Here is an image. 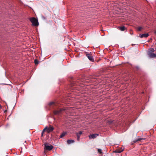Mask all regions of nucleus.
I'll return each instance as SVG.
<instances>
[{"label":"nucleus","mask_w":156,"mask_h":156,"mask_svg":"<svg viewBox=\"0 0 156 156\" xmlns=\"http://www.w3.org/2000/svg\"><path fill=\"white\" fill-rule=\"evenodd\" d=\"M74 142V141L72 140H68L67 141V143L68 144H70Z\"/></svg>","instance_id":"obj_10"},{"label":"nucleus","mask_w":156,"mask_h":156,"mask_svg":"<svg viewBox=\"0 0 156 156\" xmlns=\"http://www.w3.org/2000/svg\"><path fill=\"white\" fill-rule=\"evenodd\" d=\"M34 62L36 65H37L39 63L37 59L34 60Z\"/></svg>","instance_id":"obj_16"},{"label":"nucleus","mask_w":156,"mask_h":156,"mask_svg":"<svg viewBox=\"0 0 156 156\" xmlns=\"http://www.w3.org/2000/svg\"><path fill=\"white\" fill-rule=\"evenodd\" d=\"M86 56L89 59V60L92 62H94V60L92 55L90 54H87L86 55Z\"/></svg>","instance_id":"obj_5"},{"label":"nucleus","mask_w":156,"mask_h":156,"mask_svg":"<svg viewBox=\"0 0 156 156\" xmlns=\"http://www.w3.org/2000/svg\"><path fill=\"white\" fill-rule=\"evenodd\" d=\"M125 29L126 28L124 26L120 27H119V30L122 31H124Z\"/></svg>","instance_id":"obj_11"},{"label":"nucleus","mask_w":156,"mask_h":156,"mask_svg":"<svg viewBox=\"0 0 156 156\" xmlns=\"http://www.w3.org/2000/svg\"><path fill=\"white\" fill-rule=\"evenodd\" d=\"M74 86H75V85H73V86H72V87H71V88L72 89H74V87H74Z\"/></svg>","instance_id":"obj_20"},{"label":"nucleus","mask_w":156,"mask_h":156,"mask_svg":"<svg viewBox=\"0 0 156 156\" xmlns=\"http://www.w3.org/2000/svg\"><path fill=\"white\" fill-rule=\"evenodd\" d=\"M142 29V27H140L138 28L137 30L138 31H140Z\"/></svg>","instance_id":"obj_18"},{"label":"nucleus","mask_w":156,"mask_h":156,"mask_svg":"<svg viewBox=\"0 0 156 156\" xmlns=\"http://www.w3.org/2000/svg\"><path fill=\"white\" fill-rule=\"evenodd\" d=\"M149 36V34H140L139 35V36L140 38L143 37H147Z\"/></svg>","instance_id":"obj_8"},{"label":"nucleus","mask_w":156,"mask_h":156,"mask_svg":"<svg viewBox=\"0 0 156 156\" xmlns=\"http://www.w3.org/2000/svg\"><path fill=\"white\" fill-rule=\"evenodd\" d=\"M98 136L99 134H90L88 136L90 139H94Z\"/></svg>","instance_id":"obj_6"},{"label":"nucleus","mask_w":156,"mask_h":156,"mask_svg":"<svg viewBox=\"0 0 156 156\" xmlns=\"http://www.w3.org/2000/svg\"><path fill=\"white\" fill-rule=\"evenodd\" d=\"M65 109L63 108L59 109L58 110H55L54 111V114L55 115H58L62 113L65 110Z\"/></svg>","instance_id":"obj_4"},{"label":"nucleus","mask_w":156,"mask_h":156,"mask_svg":"<svg viewBox=\"0 0 156 156\" xmlns=\"http://www.w3.org/2000/svg\"><path fill=\"white\" fill-rule=\"evenodd\" d=\"M30 21L32 23V25L34 26H37L39 25V23L35 17H32L30 19Z\"/></svg>","instance_id":"obj_2"},{"label":"nucleus","mask_w":156,"mask_h":156,"mask_svg":"<svg viewBox=\"0 0 156 156\" xmlns=\"http://www.w3.org/2000/svg\"><path fill=\"white\" fill-rule=\"evenodd\" d=\"M123 151L122 150H116L115 151V152L117 153H120L121 152Z\"/></svg>","instance_id":"obj_15"},{"label":"nucleus","mask_w":156,"mask_h":156,"mask_svg":"<svg viewBox=\"0 0 156 156\" xmlns=\"http://www.w3.org/2000/svg\"><path fill=\"white\" fill-rule=\"evenodd\" d=\"M2 106L0 104V108H2Z\"/></svg>","instance_id":"obj_22"},{"label":"nucleus","mask_w":156,"mask_h":156,"mask_svg":"<svg viewBox=\"0 0 156 156\" xmlns=\"http://www.w3.org/2000/svg\"><path fill=\"white\" fill-rule=\"evenodd\" d=\"M54 104V103L53 102H51L49 103V105H51Z\"/></svg>","instance_id":"obj_19"},{"label":"nucleus","mask_w":156,"mask_h":156,"mask_svg":"<svg viewBox=\"0 0 156 156\" xmlns=\"http://www.w3.org/2000/svg\"><path fill=\"white\" fill-rule=\"evenodd\" d=\"M98 151L100 154H101L102 153V150L100 149H98Z\"/></svg>","instance_id":"obj_17"},{"label":"nucleus","mask_w":156,"mask_h":156,"mask_svg":"<svg viewBox=\"0 0 156 156\" xmlns=\"http://www.w3.org/2000/svg\"><path fill=\"white\" fill-rule=\"evenodd\" d=\"M44 154H45V152L47 151H50L53 149L54 147L52 145H48L47 143H44Z\"/></svg>","instance_id":"obj_1"},{"label":"nucleus","mask_w":156,"mask_h":156,"mask_svg":"<svg viewBox=\"0 0 156 156\" xmlns=\"http://www.w3.org/2000/svg\"><path fill=\"white\" fill-rule=\"evenodd\" d=\"M154 33L155 34H156V30L154 31Z\"/></svg>","instance_id":"obj_21"},{"label":"nucleus","mask_w":156,"mask_h":156,"mask_svg":"<svg viewBox=\"0 0 156 156\" xmlns=\"http://www.w3.org/2000/svg\"><path fill=\"white\" fill-rule=\"evenodd\" d=\"M154 51V49L153 48H151L149 50V53H153Z\"/></svg>","instance_id":"obj_14"},{"label":"nucleus","mask_w":156,"mask_h":156,"mask_svg":"<svg viewBox=\"0 0 156 156\" xmlns=\"http://www.w3.org/2000/svg\"><path fill=\"white\" fill-rule=\"evenodd\" d=\"M82 134V132L80 131L79 133L76 134L77 136V140L79 141L80 140V137L81 134Z\"/></svg>","instance_id":"obj_7"},{"label":"nucleus","mask_w":156,"mask_h":156,"mask_svg":"<svg viewBox=\"0 0 156 156\" xmlns=\"http://www.w3.org/2000/svg\"><path fill=\"white\" fill-rule=\"evenodd\" d=\"M54 128L52 126H50L49 127H46L43 129L42 132V135H43V132L45 131L46 130L47 132L48 133H50V132H51L54 129Z\"/></svg>","instance_id":"obj_3"},{"label":"nucleus","mask_w":156,"mask_h":156,"mask_svg":"<svg viewBox=\"0 0 156 156\" xmlns=\"http://www.w3.org/2000/svg\"><path fill=\"white\" fill-rule=\"evenodd\" d=\"M148 55L151 58L156 57V53H148Z\"/></svg>","instance_id":"obj_9"},{"label":"nucleus","mask_w":156,"mask_h":156,"mask_svg":"<svg viewBox=\"0 0 156 156\" xmlns=\"http://www.w3.org/2000/svg\"><path fill=\"white\" fill-rule=\"evenodd\" d=\"M143 140V138H141L140 137H139L138 138L136 139H135L134 140L135 142H136L138 141H140L142 140Z\"/></svg>","instance_id":"obj_13"},{"label":"nucleus","mask_w":156,"mask_h":156,"mask_svg":"<svg viewBox=\"0 0 156 156\" xmlns=\"http://www.w3.org/2000/svg\"><path fill=\"white\" fill-rule=\"evenodd\" d=\"M67 133L66 132H64L62 133L60 136V138H62L63 137H64L65 135Z\"/></svg>","instance_id":"obj_12"}]
</instances>
